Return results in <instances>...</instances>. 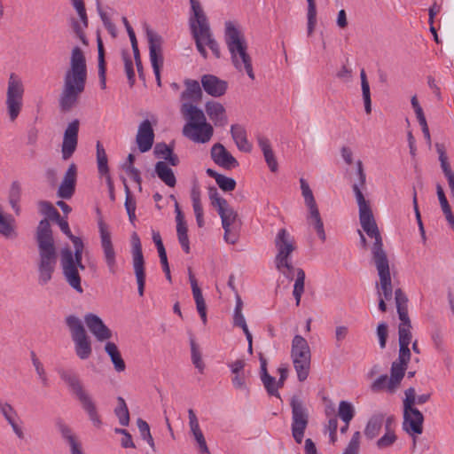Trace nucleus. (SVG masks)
<instances>
[{"mask_svg":"<svg viewBox=\"0 0 454 454\" xmlns=\"http://www.w3.org/2000/svg\"><path fill=\"white\" fill-rule=\"evenodd\" d=\"M200 85H227V82L220 80L218 77L213 74H204L201 77Z\"/></svg>","mask_w":454,"mask_h":454,"instance_id":"64","label":"nucleus"},{"mask_svg":"<svg viewBox=\"0 0 454 454\" xmlns=\"http://www.w3.org/2000/svg\"><path fill=\"white\" fill-rule=\"evenodd\" d=\"M84 90V87H65L59 98V106L62 112L70 111L76 104L78 97Z\"/></svg>","mask_w":454,"mask_h":454,"instance_id":"27","label":"nucleus"},{"mask_svg":"<svg viewBox=\"0 0 454 454\" xmlns=\"http://www.w3.org/2000/svg\"><path fill=\"white\" fill-rule=\"evenodd\" d=\"M182 113L185 118L188 119V122L183 128V134L189 133V131L194 130V129L204 128L206 140H210L213 136L214 129L211 124L207 122L205 114L202 110L199 109L192 104H183Z\"/></svg>","mask_w":454,"mask_h":454,"instance_id":"13","label":"nucleus"},{"mask_svg":"<svg viewBox=\"0 0 454 454\" xmlns=\"http://www.w3.org/2000/svg\"><path fill=\"white\" fill-rule=\"evenodd\" d=\"M105 350L107 355L110 356L111 361L114 366V369L118 372H124L126 369V364L124 360L121 357V355L114 342H107L105 346Z\"/></svg>","mask_w":454,"mask_h":454,"instance_id":"36","label":"nucleus"},{"mask_svg":"<svg viewBox=\"0 0 454 454\" xmlns=\"http://www.w3.org/2000/svg\"><path fill=\"white\" fill-rule=\"evenodd\" d=\"M98 78L100 85H106V61H105V49L103 42L100 37L98 38Z\"/></svg>","mask_w":454,"mask_h":454,"instance_id":"40","label":"nucleus"},{"mask_svg":"<svg viewBox=\"0 0 454 454\" xmlns=\"http://www.w3.org/2000/svg\"><path fill=\"white\" fill-rule=\"evenodd\" d=\"M395 300L399 319L407 320L409 317L407 306L408 298L402 289L398 288L395 291Z\"/></svg>","mask_w":454,"mask_h":454,"instance_id":"37","label":"nucleus"},{"mask_svg":"<svg viewBox=\"0 0 454 454\" xmlns=\"http://www.w3.org/2000/svg\"><path fill=\"white\" fill-rule=\"evenodd\" d=\"M266 360L261 358L262 381L269 395L279 396L278 382L274 377L270 376L266 368Z\"/></svg>","mask_w":454,"mask_h":454,"instance_id":"34","label":"nucleus"},{"mask_svg":"<svg viewBox=\"0 0 454 454\" xmlns=\"http://www.w3.org/2000/svg\"><path fill=\"white\" fill-rule=\"evenodd\" d=\"M190 344L192 364L199 370V372L202 373L205 368V364L202 361L201 353L200 351L199 346L192 338L190 340Z\"/></svg>","mask_w":454,"mask_h":454,"instance_id":"46","label":"nucleus"},{"mask_svg":"<svg viewBox=\"0 0 454 454\" xmlns=\"http://www.w3.org/2000/svg\"><path fill=\"white\" fill-rule=\"evenodd\" d=\"M412 203H413V207H414V211H415L416 219H417V222H418V224H419V231H420V234H421V238H422V239L424 241H426V233H425L423 223H422V220H421L420 212L419 210L418 200H417V192H416L415 188H413V200H412Z\"/></svg>","mask_w":454,"mask_h":454,"instance_id":"57","label":"nucleus"},{"mask_svg":"<svg viewBox=\"0 0 454 454\" xmlns=\"http://www.w3.org/2000/svg\"><path fill=\"white\" fill-rule=\"evenodd\" d=\"M308 2V12H307V19H308V35L310 36L316 27L317 25V5L315 0H307Z\"/></svg>","mask_w":454,"mask_h":454,"instance_id":"43","label":"nucleus"},{"mask_svg":"<svg viewBox=\"0 0 454 454\" xmlns=\"http://www.w3.org/2000/svg\"><path fill=\"white\" fill-rule=\"evenodd\" d=\"M216 184L223 192H231L236 188V181L223 175L217 178Z\"/></svg>","mask_w":454,"mask_h":454,"instance_id":"53","label":"nucleus"},{"mask_svg":"<svg viewBox=\"0 0 454 454\" xmlns=\"http://www.w3.org/2000/svg\"><path fill=\"white\" fill-rule=\"evenodd\" d=\"M353 192L359 207V220L361 226L370 238L374 239L373 245L371 247L372 258L387 255V253L383 248L382 238L369 202L365 200L357 184H353Z\"/></svg>","mask_w":454,"mask_h":454,"instance_id":"4","label":"nucleus"},{"mask_svg":"<svg viewBox=\"0 0 454 454\" xmlns=\"http://www.w3.org/2000/svg\"><path fill=\"white\" fill-rule=\"evenodd\" d=\"M147 38L149 43L150 60L153 69H157L163 65V57L161 51V37L151 30H147Z\"/></svg>","mask_w":454,"mask_h":454,"instance_id":"24","label":"nucleus"},{"mask_svg":"<svg viewBox=\"0 0 454 454\" xmlns=\"http://www.w3.org/2000/svg\"><path fill=\"white\" fill-rule=\"evenodd\" d=\"M63 276L68 285L77 293L82 294V279L79 274L80 265H75L70 254H67L64 259H60Z\"/></svg>","mask_w":454,"mask_h":454,"instance_id":"17","label":"nucleus"},{"mask_svg":"<svg viewBox=\"0 0 454 454\" xmlns=\"http://www.w3.org/2000/svg\"><path fill=\"white\" fill-rule=\"evenodd\" d=\"M217 211L221 217L223 227H231L238 217L237 212L228 203L225 207L218 208Z\"/></svg>","mask_w":454,"mask_h":454,"instance_id":"42","label":"nucleus"},{"mask_svg":"<svg viewBox=\"0 0 454 454\" xmlns=\"http://www.w3.org/2000/svg\"><path fill=\"white\" fill-rule=\"evenodd\" d=\"M0 412L10 424L14 421V418L17 416V412L14 408L8 403L0 400Z\"/></svg>","mask_w":454,"mask_h":454,"instance_id":"51","label":"nucleus"},{"mask_svg":"<svg viewBox=\"0 0 454 454\" xmlns=\"http://www.w3.org/2000/svg\"><path fill=\"white\" fill-rule=\"evenodd\" d=\"M57 427L61 433L62 437L68 442L71 448V454H83L82 451L81 444L77 442L75 436L72 434L71 428L63 421H58Z\"/></svg>","mask_w":454,"mask_h":454,"instance_id":"33","label":"nucleus"},{"mask_svg":"<svg viewBox=\"0 0 454 454\" xmlns=\"http://www.w3.org/2000/svg\"><path fill=\"white\" fill-rule=\"evenodd\" d=\"M264 160L271 172H276L278 168V164L275 157L273 150L265 152L263 153Z\"/></svg>","mask_w":454,"mask_h":454,"instance_id":"61","label":"nucleus"},{"mask_svg":"<svg viewBox=\"0 0 454 454\" xmlns=\"http://www.w3.org/2000/svg\"><path fill=\"white\" fill-rule=\"evenodd\" d=\"M32 362H33V364H34L35 369L36 371V373L38 374V376L42 380L43 383L44 385H46L47 384V378L45 376L43 366L42 363L39 361V359L36 357V356H35V354L34 352H32Z\"/></svg>","mask_w":454,"mask_h":454,"instance_id":"60","label":"nucleus"},{"mask_svg":"<svg viewBox=\"0 0 454 454\" xmlns=\"http://www.w3.org/2000/svg\"><path fill=\"white\" fill-rule=\"evenodd\" d=\"M401 324L398 327V335H399V354H401L402 358L406 356H411V350L409 348V345L411 341V320L408 317L407 320H400Z\"/></svg>","mask_w":454,"mask_h":454,"instance_id":"26","label":"nucleus"},{"mask_svg":"<svg viewBox=\"0 0 454 454\" xmlns=\"http://www.w3.org/2000/svg\"><path fill=\"white\" fill-rule=\"evenodd\" d=\"M208 197L211 200V204L213 207L218 208H221L223 207H225L228 203L227 200L223 198H222L218 191L215 187H210L208 190Z\"/></svg>","mask_w":454,"mask_h":454,"instance_id":"50","label":"nucleus"},{"mask_svg":"<svg viewBox=\"0 0 454 454\" xmlns=\"http://www.w3.org/2000/svg\"><path fill=\"white\" fill-rule=\"evenodd\" d=\"M84 321L90 333L98 340L103 341L112 337L111 330L104 324L98 316L92 313L86 314Z\"/></svg>","mask_w":454,"mask_h":454,"instance_id":"22","label":"nucleus"},{"mask_svg":"<svg viewBox=\"0 0 454 454\" xmlns=\"http://www.w3.org/2000/svg\"><path fill=\"white\" fill-rule=\"evenodd\" d=\"M224 41L236 68L239 71L245 70L247 75L254 80L252 60L247 53L245 36L232 21H226L224 24Z\"/></svg>","mask_w":454,"mask_h":454,"instance_id":"3","label":"nucleus"},{"mask_svg":"<svg viewBox=\"0 0 454 454\" xmlns=\"http://www.w3.org/2000/svg\"><path fill=\"white\" fill-rule=\"evenodd\" d=\"M39 207L40 212L52 221H56L60 216L59 211L49 201H41L39 203Z\"/></svg>","mask_w":454,"mask_h":454,"instance_id":"47","label":"nucleus"},{"mask_svg":"<svg viewBox=\"0 0 454 454\" xmlns=\"http://www.w3.org/2000/svg\"><path fill=\"white\" fill-rule=\"evenodd\" d=\"M245 365L246 363L244 359H237L236 361L228 364L231 373L234 374L231 379V383L237 389L244 390L247 388V376L244 370Z\"/></svg>","mask_w":454,"mask_h":454,"instance_id":"28","label":"nucleus"},{"mask_svg":"<svg viewBox=\"0 0 454 454\" xmlns=\"http://www.w3.org/2000/svg\"><path fill=\"white\" fill-rule=\"evenodd\" d=\"M117 401L118 406L115 408L114 413L119 419V423L123 427H127L129 423V412L128 406L125 400L121 396H119Z\"/></svg>","mask_w":454,"mask_h":454,"instance_id":"41","label":"nucleus"},{"mask_svg":"<svg viewBox=\"0 0 454 454\" xmlns=\"http://www.w3.org/2000/svg\"><path fill=\"white\" fill-rule=\"evenodd\" d=\"M65 322L74 341L76 356L82 360L88 359L92 353L91 340L82 320L74 315H69L66 317Z\"/></svg>","mask_w":454,"mask_h":454,"instance_id":"8","label":"nucleus"},{"mask_svg":"<svg viewBox=\"0 0 454 454\" xmlns=\"http://www.w3.org/2000/svg\"><path fill=\"white\" fill-rule=\"evenodd\" d=\"M82 252H83V249H78V250H74L73 252L69 248H64L61 251V257H60V259H64L67 254H70L72 259H73L74 264L80 265V269L82 270H85V266L82 262Z\"/></svg>","mask_w":454,"mask_h":454,"instance_id":"49","label":"nucleus"},{"mask_svg":"<svg viewBox=\"0 0 454 454\" xmlns=\"http://www.w3.org/2000/svg\"><path fill=\"white\" fill-rule=\"evenodd\" d=\"M172 149V147L165 143H158L154 147V153L157 157H161L165 160V157L171 153Z\"/></svg>","mask_w":454,"mask_h":454,"instance_id":"63","label":"nucleus"},{"mask_svg":"<svg viewBox=\"0 0 454 454\" xmlns=\"http://www.w3.org/2000/svg\"><path fill=\"white\" fill-rule=\"evenodd\" d=\"M59 374L60 379L68 386L70 391L80 402L82 408L88 414L93 425L99 427L102 421L98 413L96 403L89 392L84 389L78 375L72 371L64 369L59 370Z\"/></svg>","mask_w":454,"mask_h":454,"instance_id":"6","label":"nucleus"},{"mask_svg":"<svg viewBox=\"0 0 454 454\" xmlns=\"http://www.w3.org/2000/svg\"><path fill=\"white\" fill-rule=\"evenodd\" d=\"M76 180L77 167L74 163H71L66 171L64 178L58 189V197L64 200L71 199L75 192Z\"/></svg>","mask_w":454,"mask_h":454,"instance_id":"21","label":"nucleus"},{"mask_svg":"<svg viewBox=\"0 0 454 454\" xmlns=\"http://www.w3.org/2000/svg\"><path fill=\"white\" fill-rule=\"evenodd\" d=\"M98 226L105 262L109 272L115 274L117 272L116 252L112 241V234L109 226L102 217L98 218Z\"/></svg>","mask_w":454,"mask_h":454,"instance_id":"14","label":"nucleus"},{"mask_svg":"<svg viewBox=\"0 0 454 454\" xmlns=\"http://www.w3.org/2000/svg\"><path fill=\"white\" fill-rule=\"evenodd\" d=\"M380 278V287L378 295L387 301H390L393 296V286L391 281L389 261L387 255L372 258Z\"/></svg>","mask_w":454,"mask_h":454,"instance_id":"15","label":"nucleus"},{"mask_svg":"<svg viewBox=\"0 0 454 454\" xmlns=\"http://www.w3.org/2000/svg\"><path fill=\"white\" fill-rule=\"evenodd\" d=\"M137 424L142 439L147 442L153 450H155L154 441L151 434L148 423L142 419H138Z\"/></svg>","mask_w":454,"mask_h":454,"instance_id":"45","label":"nucleus"},{"mask_svg":"<svg viewBox=\"0 0 454 454\" xmlns=\"http://www.w3.org/2000/svg\"><path fill=\"white\" fill-rule=\"evenodd\" d=\"M201 454H210L206 439L201 430L192 433Z\"/></svg>","mask_w":454,"mask_h":454,"instance_id":"55","label":"nucleus"},{"mask_svg":"<svg viewBox=\"0 0 454 454\" xmlns=\"http://www.w3.org/2000/svg\"><path fill=\"white\" fill-rule=\"evenodd\" d=\"M231 134L237 147L245 153H249L252 150V145L247 140L246 129L239 124H233L231 127Z\"/></svg>","mask_w":454,"mask_h":454,"instance_id":"31","label":"nucleus"},{"mask_svg":"<svg viewBox=\"0 0 454 454\" xmlns=\"http://www.w3.org/2000/svg\"><path fill=\"white\" fill-rule=\"evenodd\" d=\"M384 422V415L375 414L370 418L364 428V435L368 439H373L379 435Z\"/></svg>","mask_w":454,"mask_h":454,"instance_id":"35","label":"nucleus"},{"mask_svg":"<svg viewBox=\"0 0 454 454\" xmlns=\"http://www.w3.org/2000/svg\"><path fill=\"white\" fill-rule=\"evenodd\" d=\"M292 408V434L297 443H301L305 430L309 424V412L302 401L293 396L290 402Z\"/></svg>","mask_w":454,"mask_h":454,"instance_id":"12","label":"nucleus"},{"mask_svg":"<svg viewBox=\"0 0 454 454\" xmlns=\"http://www.w3.org/2000/svg\"><path fill=\"white\" fill-rule=\"evenodd\" d=\"M338 415L346 424H349L355 416L353 405L347 401H340L339 403Z\"/></svg>","mask_w":454,"mask_h":454,"instance_id":"44","label":"nucleus"},{"mask_svg":"<svg viewBox=\"0 0 454 454\" xmlns=\"http://www.w3.org/2000/svg\"><path fill=\"white\" fill-rule=\"evenodd\" d=\"M430 397V394L416 396V391L413 387H409L405 390L403 428L409 434H422L424 416L414 405L416 403L423 404L429 401Z\"/></svg>","mask_w":454,"mask_h":454,"instance_id":"5","label":"nucleus"},{"mask_svg":"<svg viewBox=\"0 0 454 454\" xmlns=\"http://www.w3.org/2000/svg\"><path fill=\"white\" fill-rule=\"evenodd\" d=\"M202 87H187L183 92V98L198 100L202 95Z\"/></svg>","mask_w":454,"mask_h":454,"instance_id":"59","label":"nucleus"},{"mask_svg":"<svg viewBox=\"0 0 454 454\" xmlns=\"http://www.w3.org/2000/svg\"><path fill=\"white\" fill-rule=\"evenodd\" d=\"M0 235L11 239L18 236L14 217L12 215L4 214L2 207H0Z\"/></svg>","mask_w":454,"mask_h":454,"instance_id":"30","label":"nucleus"},{"mask_svg":"<svg viewBox=\"0 0 454 454\" xmlns=\"http://www.w3.org/2000/svg\"><path fill=\"white\" fill-rule=\"evenodd\" d=\"M192 15L189 19L191 34L200 54L207 58L206 45L211 50L215 58L221 57L218 43L214 38L210 24L199 0H190Z\"/></svg>","mask_w":454,"mask_h":454,"instance_id":"2","label":"nucleus"},{"mask_svg":"<svg viewBox=\"0 0 454 454\" xmlns=\"http://www.w3.org/2000/svg\"><path fill=\"white\" fill-rule=\"evenodd\" d=\"M36 242L38 246V284L47 285L56 270L58 254L54 244L51 224L47 219L40 221L36 230Z\"/></svg>","mask_w":454,"mask_h":454,"instance_id":"1","label":"nucleus"},{"mask_svg":"<svg viewBox=\"0 0 454 454\" xmlns=\"http://www.w3.org/2000/svg\"><path fill=\"white\" fill-rule=\"evenodd\" d=\"M132 260L133 268L137 283V292L139 296L144 295L145 286V259L142 251V246L138 235L132 234Z\"/></svg>","mask_w":454,"mask_h":454,"instance_id":"16","label":"nucleus"},{"mask_svg":"<svg viewBox=\"0 0 454 454\" xmlns=\"http://www.w3.org/2000/svg\"><path fill=\"white\" fill-rule=\"evenodd\" d=\"M305 272L302 269H296V279L294 285L293 295L295 299L296 306L300 305L301 298L304 293Z\"/></svg>","mask_w":454,"mask_h":454,"instance_id":"38","label":"nucleus"},{"mask_svg":"<svg viewBox=\"0 0 454 454\" xmlns=\"http://www.w3.org/2000/svg\"><path fill=\"white\" fill-rule=\"evenodd\" d=\"M23 95V87H7L5 105L12 121L18 118L22 110Z\"/></svg>","mask_w":454,"mask_h":454,"instance_id":"19","label":"nucleus"},{"mask_svg":"<svg viewBox=\"0 0 454 454\" xmlns=\"http://www.w3.org/2000/svg\"><path fill=\"white\" fill-rule=\"evenodd\" d=\"M301 189L304 198L306 206L309 208V215L307 216V222L309 225L313 226L318 238L325 242L326 239V234L324 228V223L320 216V213L315 200L313 192L309 188V184L305 179L301 178Z\"/></svg>","mask_w":454,"mask_h":454,"instance_id":"11","label":"nucleus"},{"mask_svg":"<svg viewBox=\"0 0 454 454\" xmlns=\"http://www.w3.org/2000/svg\"><path fill=\"white\" fill-rule=\"evenodd\" d=\"M122 168L129 177L139 185V189H141L142 178L139 170L131 166H123Z\"/></svg>","mask_w":454,"mask_h":454,"instance_id":"62","label":"nucleus"},{"mask_svg":"<svg viewBox=\"0 0 454 454\" xmlns=\"http://www.w3.org/2000/svg\"><path fill=\"white\" fill-rule=\"evenodd\" d=\"M388 377L387 375H380L376 380H374L371 386V388L373 392H379L385 388L387 389L388 384Z\"/></svg>","mask_w":454,"mask_h":454,"instance_id":"58","label":"nucleus"},{"mask_svg":"<svg viewBox=\"0 0 454 454\" xmlns=\"http://www.w3.org/2000/svg\"><path fill=\"white\" fill-rule=\"evenodd\" d=\"M154 133L148 120L141 122L137 135V144L141 153L149 151L153 144Z\"/></svg>","mask_w":454,"mask_h":454,"instance_id":"25","label":"nucleus"},{"mask_svg":"<svg viewBox=\"0 0 454 454\" xmlns=\"http://www.w3.org/2000/svg\"><path fill=\"white\" fill-rule=\"evenodd\" d=\"M206 112L215 126L224 127L227 124L228 119L225 114V109L220 103L207 102Z\"/></svg>","mask_w":454,"mask_h":454,"instance_id":"29","label":"nucleus"},{"mask_svg":"<svg viewBox=\"0 0 454 454\" xmlns=\"http://www.w3.org/2000/svg\"><path fill=\"white\" fill-rule=\"evenodd\" d=\"M157 176L168 187H174L176 184V178L174 171L167 165L165 161H158L154 168Z\"/></svg>","mask_w":454,"mask_h":454,"instance_id":"32","label":"nucleus"},{"mask_svg":"<svg viewBox=\"0 0 454 454\" xmlns=\"http://www.w3.org/2000/svg\"><path fill=\"white\" fill-rule=\"evenodd\" d=\"M87 65L82 50L75 46L70 57V67L65 74L64 85H85L87 82Z\"/></svg>","mask_w":454,"mask_h":454,"instance_id":"10","label":"nucleus"},{"mask_svg":"<svg viewBox=\"0 0 454 454\" xmlns=\"http://www.w3.org/2000/svg\"><path fill=\"white\" fill-rule=\"evenodd\" d=\"M397 440V436L395 432L386 431L376 442L377 447L380 450H383L392 446Z\"/></svg>","mask_w":454,"mask_h":454,"instance_id":"48","label":"nucleus"},{"mask_svg":"<svg viewBox=\"0 0 454 454\" xmlns=\"http://www.w3.org/2000/svg\"><path fill=\"white\" fill-rule=\"evenodd\" d=\"M79 121H71L64 132L62 142V159L67 160L72 157L76 150L78 143Z\"/></svg>","mask_w":454,"mask_h":454,"instance_id":"18","label":"nucleus"},{"mask_svg":"<svg viewBox=\"0 0 454 454\" xmlns=\"http://www.w3.org/2000/svg\"><path fill=\"white\" fill-rule=\"evenodd\" d=\"M96 148L98 173L101 176L109 174L107 155L103 145L99 141L97 142Z\"/></svg>","mask_w":454,"mask_h":454,"instance_id":"39","label":"nucleus"},{"mask_svg":"<svg viewBox=\"0 0 454 454\" xmlns=\"http://www.w3.org/2000/svg\"><path fill=\"white\" fill-rule=\"evenodd\" d=\"M291 358L299 381L306 380L310 371L311 352L306 339L299 334L292 340Z\"/></svg>","mask_w":454,"mask_h":454,"instance_id":"7","label":"nucleus"},{"mask_svg":"<svg viewBox=\"0 0 454 454\" xmlns=\"http://www.w3.org/2000/svg\"><path fill=\"white\" fill-rule=\"evenodd\" d=\"M275 246L278 250V254L275 257L276 268L279 271H282L283 268L293 270L294 266L291 262L290 256L296 249L294 237L291 236L286 229H280L275 238Z\"/></svg>","mask_w":454,"mask_h":454,"instance_id":"9","label":"nucleus"},{"mask_svg":"<svg viewBox=\"0 0 454 454\" xmlns=\"http://www.w3.org/2000/svg\"><path fill=\"white\" fill-rule=\"evenodd\" d=\"M176 232H177L178 241H179L183 250L186 254H189L190 253V241H189V238H188V234H187V232H188L187 227L177 228Z\"/></svg>","mask_w":454,"mask_h":454,"instance_id":"52","label":"nucleus"},{"mask_svg":"<svg viewBox=\"0 0 454 454\" xmlns=\"http://www.w3.org/2000/svg\"><path fill=\"white\" fill-rule=\"evenodd\" d=\"M377 336L379 338L380 347L386 348L387 339L388 336V326L385 322L380 323L377 327Z\"/></svg>","mask_w":454,"mask_h":454,"instance_id":"54","label":"nucleus"},{"mask_svg":"<svg viewBox=\"0 0 454 454\" xmlns=\"http://www.w3.org/2000/svg\"><path fill=\"white\" fill-rule=\"evenodd\" d=\"M211 158L215 164L225 169H231L239 166L238 160L220 143L212 146Z\"/></svg>","mask_w":454,"mask_h":454,"instance_id":"23","label":"nucleus"},{"mask_svg":"<svg viewBox=\"0 0 454 454\" xmlns=\"http://www.w3.org/2000/svg\"><path fill=\"white\" fill-rule=\"evenodd\" d=\"M411 360V356H406L402 358L401 354H398L397 360L394 361L390 369V378L388 380L387 390L394 392L400 385L402 380L405 375L408 364Z\"/></svg>","mask_w":454,"mask_h":454,"instance_id":"20","label":"nucleus"},{"mask_svg":"<svg viewBox=\"0 0 454 454\" xmlns=\"http://www.w3.org/2000/svg\"><path fill=\"white\" fill-rule=\"evenodd\" d=\"M204 134V128L202 129L199 126V128L194 129L192 131H189V133L184 134V136L197 143H207L209 140L204 139L206 137Z\"/></svg>","mask_w":454,"mask_h":454,"instance_id":"56","label":"nucleus"}]
</instances>
